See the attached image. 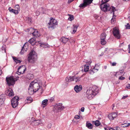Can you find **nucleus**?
I'll return each mask as SVG.
<instances>
[{
  "instance_id": "nucleus-6",
  "label": "nucleus",
  "mask_w": 130,
  "mask_h": 130,
  "mask_svg": "<svg viewBox=\"0 0 130 130\" xmlns=\"http://www.w3.org/2000/svg\"><path fill=\"white\" fill-rule=\"evenodd\" d=\"M64 108V106H62L61 103L56 104L53 108V110L54 112H58L59 111L62 110Z\"/></svg>"
},
{
  "instance_id": "nucleus-17",
  "label": "nucleus",
  "mask_w": 130,
  "mask_h": 130,
  "mask_svg": "<svg viewBox=\"0 0 130 130\" xmlns=\"http://www.w3.org/2000/svg\"><path fill=\"white\" fill-rule=\"evenodd\" d=\"M82 86L81 85L79 86L78 85H76L74 87V89L76 92L77 93L82 90Z\"/></svg>"
},
{
  "instance_id": "nucleus-22",
  "label": "nucleus",
  "mask_w": 130,
  "mask_h": 130,
  "mask_svg": "<svg viewBox=\"0 0 130 130\" xmlns=\"http://www.w3.org/2000/svg\"><path fill=\"white\" fill-rule=\"evenodd\" d=\"M9 10L10 12L15 14H18L19 13L17 11V10H15V9L14 10L12 9L10 7L9 8Z\"/></svg>"
},
{
  "instance_id": "nucleus-23",
  "label": "nucleus",
  "mask_w": 130,
  "mask_h": 130,
  "mask_svg": "<svg viewBox=\"0 0 130 130\" xmlns=\"http://www.w3.org/2000/svg\"><path fill=\"white\" fill-rule=\"evenodd\" d=\"M99 67V65L97 64L95 65V66L93 68L92 70H91L90 71V73L92 74H93L95 72V68L97 67Z\"/></svg>"
},
{
  "instance_id": "nucleus-35",
  "label": "nucleus",
  "mask_w": 130,
  "mask_h": 130,
  "mask_svg": "<svg viewBox=\"0 0 130 130\" xmlns=\"http://www.w3.org/2000/svg\"><path fill=\"white\" fill-rule=\"evenodd\" d=\"M14 9L15 10H17V11L18 12V11L20 10L19 6L18 5H16L14 6Z\"/></svg>"
},
{
  "instance_id": "nucleus-33",
  "label": "nucleus",
  "mask_w": 130,
  "mask_h": 130,
  "mask_svg": "<svg viewBox=\"0 0 130 130\" xmlns=\"http://www.w3.org/2000/svg\"><path fill=\"white\" fill-rule=\"evenodd\" d=\"M130 124L129 123H125L122 124L121 126L122 127H125L129 126Z\"/></svg>"
},
{
  "instance_id": "nucleus-34",
  "label": "nucleus",
  "mask_w": 130,
  "mask_h": 130,
  "mask_svg": "<svg viewBox=\"0 0 130 130\" xmlns=\"http://www.w3.org/2000/svg\"><path fill=\"white\" fill-rule=\"evenodd\" d=\"M48 100L47 99H45L43 100L42 102V104L46 106L47 104Z\"/></svg>"
},
{
  "instance_id": "nucleus-13",
  "label": "nucleus",
  "mask_w": 130,
  "mask_h": 130,
  "mask_svg": "<svg viewBox=\"0 0 130 130\" xmlns=\"http://www.w3.org/2000/svg\"><path fill=\"white\" fill-rule=\"evenodd\" d=\"M6 92V95H8L9 96H12L14 95L13 91L11 89H8Z\"/></svg>"
},
{
  "instance_id": "nucleus-8",
  "label": "nucleus",
  "mask_w": 130,
  "mask_h": 130,
  "mask_svg": "<svg viewBox=\"0 0 130 130\" xmlns=\"http://www.w3.org/2000/svg\"><path fill=\"white\" fill-rule=\"evenodd\" d=\"M93 1V0H83V3L81 4L79 7L83 9L92 3Z\"/></svg>"
},
{
  "instance_id": "nucleus-43",
  "label": "nucleus",
  "mask_w": 130,
  "mask_h": 130,
  "mask_svg": "<svg viewBox=\"0 0 130 130\" xmlns=\"http://www.w3.org/2000/svg\"><path fill=\"white\" fill-rule=\"evenodd\" d=\"M54 99V98L53 97H51L48 100L50 102H52Z\"/></svg>"
},
{
  "instance_id": "nucleus-37",
  "label": "nucleus",
  "mask_w": 130,
  "mask_h": 130,
  "mask_svg": "<svg viewBox=\"0 0 130 130\" xmlns=\"http://www.w3.org/2000/svg\"><path fill=\"white\" fill-rule=\"evenodd\" d=\"M74 19V16L73 15H71L70 16L68 19V20L70 21H71L73 20Z\"/></svg>"
},
{
  "instance_id": "nucleus-64",
  "label": "nucleus",
  "mask_w": 130,
  "mask_h": 130,
  "mask_svg": "<svg viewBox=\"0 0 130 130\" xmlns=\"http://www.w3.org/2000/svg\"><path fill=\"white\" fill-rule=\"evenodd\" d=\"M105 128V130H108V129H107V128Z\"/></svg>"
},
{
  "instance_id": "nucleus-31",
  "label": "nucleus",
  "mask_w": 130,
  "mask_h": 130,
  "mask_svg": "<svg viewBox=\"0 0 130 130\" xmlns=\"http://www.w3.org/2000/svg\"><path fill=\"white\" fill-rule=\"evenodd\" d=\"M89 68V67L88 64L85 65L84 67V71L85 72H86L88 71Z\"/></svg>"
},
{
  "instance_id": "nucleus-7",
  "label": "nucleus",
  "mask_w": 130,
  "mask_h": 130,
  "mask_svg": "<svg viewBox=\"0 0 130 130\" xmlns=\"http://www.w3.org/2000/svg\"><path fill=\"white\" fill-rule=\"evenodd\" d=\"M19 100V98L17 96H14L13 98L11 99V105L13 108H15L18 105V101Z\"/></svg>"
},
{
  "instance_id": "nucleus-28",
  "label": "nucleus",
  "mask_w": 130,
  "mask_h": 130,
  "mask_svg": "<svg viewBox=\"0 0 130 130\" xmlns=\"http://www.w3.org/2000/svg\"><path fill=\"white\" fill-rule=\"evenodd\" d=\"M38 43L40 44V46L42 47H46L47 46V45L46 43L42 42L40 41H38Z\"/></svg>"
},
{
  "instance_id": "nucleus-19",
  "label": "nucleus",
  "mask_w": 130,
  "mask_h": 130,
  "mask_svg": "<svg viewBox=\"0 0 130 130\" xmlns=\"http://www.w3.org/2000/svg\"><path fill=\"white\" fill-rule=\"evenodd\" d=\"M28 42L32 45H34L36 44V39L35 38H33L30 39L29 41Z\"/></svg>"
},
{
  "instance_id": "nucleus-39",
  "label": "nucleus",
  "mask_w": 130,
  "mask_h": 130,
  "mask_svg": "<svg viewBox=\"0 0 130 130\" xmlns=\"http://www.w3.org/2000/svg\"><path fill=\"white\" fill-rule=\"evenodd\" d=\"M111 115L113 117V118L114 119L115 118H116L117 116V114L115 112H113L111 113Z\"/></svg>"
},
{
  "instance_id": "nucleus-2",
  "label": "nucleus",
  "mask_w": 130,
  "mask_h": 130,
  "mask_svg": "<svg viewBox=\"0 0 130 130\" xmlns=\"http://www.w3.org/2000/svg\"><path fill=\"white\" fill-rule=\"evenodd\" d=\"M109 0H102V4L100 5V7L101 10L105 12L109 11L111 10L113 12V14H114L115 11L117 10L114 7L112 6L111 7H110L109 5L108 4L103 5V4L108 2Z\"/></svg>"
},
{
  "instance_id": "nucleus-14",
  "label": "nucleus",
  "mask_w": 130,
  "mask_h": 130,
  "mask_svg": "<svg viewBox=\"0 0 130 130\" xmlns=\"http://www.w3.org/2000/svg\"><path fill=\"white\" fill-rule=\"evenodd\" d=\"M28 55V57H36L37 56V53L33 50H31Z\"/></svg>"
},
{
  "instance_id": "nucleus-45",
  "label": "nucleus",
  "mask_w": 130,
  "mask_h": 130,
  "mask_svg": "<svg viewBox=\"0 0 130 130\" xmlns=\"http://www.w3.org/2000/svg\"><path fill=\"white\" fill-rule=\"evenodd\" d=\"M125 79V77H122V76H120L119 77V79L121 80H123Z\"/></svg>"
},
{
  "instance_id": "nucleus-27",
  "label": "nucleus",
  "mask_w": 130,
  "mask_h": 130,
  "mask_svg": "<svg viewBox=\"0 0 130 130\" xmlns=\"http://www.w3.org/2000/svg\"><path fill=\"white\" fill-rule=\"evenodd\" d=\"M12 58L14 61L16 63H20L22 61L18 60V57H12Z\"/></svg>"
},
{
  "instance_id": "nucleus-53",
  "label": "nucleus",
  "mask_w": 130,
  "mask_h": 130,
  "mask_svg": "<svg viewBox=\"0 0 130 130\" xmlns=\"http://www.w3.org/2000/svg\"><path fill=\"white\" fill-rule=\"evenodd\" d=\"M116 62H113V63H112L111 65L112 66H116Z\"/></svg>"
},
{
  "instance_id": "nucleus-56",
  "label": "nucleus",
  "mask_w": 130,
  "mask_h": 130,
  "mask_svg": "<svg viewBox=\"0 0 130 130\" xmlns=\"http://www.w3.org/2000/svg\"><path fill=\"white\" fill-rule=\"evenodd\" d=\"M40 14V12L39 11H37L36 13V15L38 16Z\"/></svg>"
},
{
  "instance_id": "nucleus-50",
  "label": "nucleus",
  "mask_w": 130,
  "mask_h": 130,
  "mask_svg": "<svg viewBox=\"0 0 130 130\" xmlns=\"http://www.w3.org/2000/svg\"><path fill=\"white\" fill-rule=\"evenodd\" d=\"M128 97V96L127 95L123 96L122 98V99H125Z\"/></svg>"
},
{
  "instance_id": "nucleus-9",
  "label": "nucleus",
  "mask_w": 130,
  "mask_h": 130,
  "mask_svg": "<svg viewBox=\"0 0 130 130\" xmlns=\"http://www.w3.org/2000/svg\"><path fill=\"white\" fill-rule=\"evenodd\" d=\"M113 33L115 37L118 39H120L121 35L120 33L119 30L116 28H114L113 29Z\"/></svg>"
},
{
  "instance_id": "nucleus-48",
  "label": "nucleus",
  "mask_w": 130,
  "mask_h": 130,
  "mask_svg": "<svg viewBox=\"0 0 130 130\" xmlns=\"http://www.w3.org/2000/svg\"><path fill=\"white\" fill-rule=\"evenodd\" d=\"M126 87L128 89H130V84H128L126 86Z\"/></svg>"
},
{
  "instance_id": "nucleus-49",
  "label": "nucleus",
  "mask_w": 130,
  "mask_h": 130,
  "mask_svg": "<svg viewBox=\"0 0 130 130\" xmlns=\"http://www.w3.org/2000/svg\"><path fill=\"white\" fill-rule=\"evenodd\" d=\"M2 49L3 51H4V52H6L5 49V47L4 46H2Z\"/></svg>"
},
{
  "instance_id": "nucleus-20",
  "label": "nucleus",
  "mask_w": 130,
  "mask_h": 130,
  "mask_svg": "<svg viewBox=\"0 0 130 130\" xmlns=\"http://www.w3.org/2000/svg\"><path fill=\"white\" fill-rule=\"evenodd\" d=\"M70 39L69 38H66L65 37H62L60 39V41L64 43H66Z\"/></svg>"
},
{
  "instance_id": "nucleus-18",
  "label": "nucleus",
  "mask_w": 130,
  "mask_h": 130,
  "mask_svg": "<svg viewBox=\"0 0 130 130\" xmlns=\"http://www.w3.org/2000/svg\"><path fill=\"white\" fill-rule=\"evenodd\" d=\"M5 96L3 94L0 95V103L1 104H3L5 100Z\"/></svg>"
},
{
  "instance_id": "nucleus-4",
  "label": "nucleus",
  "mask_w": 130,
  "mask_h": 130,
  "mask_svg": "<svg viewBox=\"0 0 130 130\" xmlns=\"http://www.w3.org/2000/svg\"><path fill=\"white\" fill-rule=\"evenodd\" d=\"M57 23L56 20L52 18L48 23V28L50 30H52L55 28L57 25Z\"/></svg>"
},
{
  "instance_id": "nucleus-54",
  "label": "nucleus",
  "mask_w": 130,
  "mask_h": 130,
  "mask_svg": "<svg viewBox=\"0 0 130 130\" xmlns=\"http://www.w3.org/2000/svg\"><path fill=\"white\" fill-rule=\"evenodd\" d=\"M74 0H68V4H70L72 2H73Z\"/></svg>"
},
{
  "instance_id": "nucleus-58",
  "label": "nucleus",
  "mask_w": 130,
  "mask_h": 130,
  "mask_svg": "<svg viewBox=\"0 0 130 130\" xmlns=\"http://www.w3.org/2000/svg\"><path fill=\"white\" fill-rule=\"evenodd\" d=\"M2 73V71L0 69V75H1Z\"/></svg>"
},
{
  "instance_id": "nucleus-32",
  "label": "nucleus",
  "mask_w": 130,
  "mask_h": 130,
  "mask_svg": "<svg viewBox=\"0 0 130 130\" xmlns=\"http://www.w3.org/2000/svg\"><path fill=\"white\" fill-rule=\"evenodd\" d=\"M39 11H40V13H42L43 14H44L45 13V9L42 7H41L39 9Z\"/></svg>"
},
{
  "instance_id": "nucleus-3",
  "label": "nucleus",
  "mask_w": 130,
  "mask_h": 130,
  "mask_svg": "<svg viewBox=\"0 0 130 130\" xmlns=\"http://www.w3.org/2000/svg\"><path fill=\"white\" fill-rule=\"evenodd\" d=\"M42 84L41 83L36 82L35 80L32 82L30 83L29 85L30 88H32L34 89V92L37 91L40 89H42Z\"/></svg>"
},
{
  "instance_id": "nucleus-38",
  "label": "nucleus",
  "mask_w": 130,
  "mask_h": 130,
  "mask_svg": "<svg viewBox=\"0 0 130 130\" xmlns=\"http://www.w3.org/2000/svg\"><path fill=\"white\" fill-rule=\"evenodd\" d=\"M26 21H27L28 22L30 23L31 22V18L28 17H26Z\"/></svg>"
},
{
  "instance_id": "nucleus-59",
  "label": "nucleus",
  "mask_w": 130,
  "mask_h": 130,
  "mask_svg": "<svg viewBox=\"0 0 130 130\" xmlns=\"http://www.w3.org/2000/svg\"><path fill=\"white\" fill-rule=\"evenodd\" d=\"M109 130H114V129L112 128H110L109 129Z\"/></svg>"
},
{
  "instance_id": "nucleus-42",
  "label": "nucleus",
  "mask_w": 130,
  "mask_h": 130,
  "mask_svg": "<svg viewBox=\"0 0 130 130\" xmlns=\"http://www.w3.org/2000/svg\"><path fill=\"white\" fill-rule=\"evenodd\" d=\"M80 118V116L77 115H76L74 117V118L76 119H78L79 118Z\"/></svg>"
},
{
  "instance_id": "nucleus-5",
  "label": "nucleus",
  "mask_w": 130,
  "mask_h": 130,
  "mask_svg": "<svg viewBox=\"0 0 130 130\" xmlns=\"http://www.w3.org/2000/svg\"><path fill=\"white\" fill-rule=\"evenodd\" d=\"M6 79L7 84L9 86L14 85L15 82L17 80V79L14 78L13 76L7 77Z\"/></svg>"
},
{
  "instance_id": "nucleus-62",
  "label": "nucleus",
  "mask_w": 130,
  "mask_h": 130,
  "mask_svg": "<svg viewBox=\"0 0 130 130\" xmlns=\"http://www.w3.org/2000/svg\"><path fill=\"white\" fill-rule=\"evenodd\" d=\"M129 48H130V44L129 45H128V49H129Z\"/></svg>"
},
{
  "instance_id": "nucleus-44",
  "label": "nucleus",
  "mask_w": 130,
  "mask_h": 130,
  "mask_svg": "<svg viewBox=\"0 0 130 130\" xmlns=\"http://www.w3.org/2000/svg\"><path fill=\"white\" fill-rule=\"evenodd\" d=\"M52 127V125L51 123L49 124L47 126L48 128L50 129Z\"/></svg>"
},
{
  "instance_id": "nucleus-47",
  "label": "nucleus",
  "mask_w": 130,
  "mask_h": 130,
  "mask_svg": "<svg viewBox=\"0 0 130 130\" xmlns=\"http://www.w3.org/2000/svg\"><path fill=\"white\" fill-rule=\"evenodd\" d=\"M99 67H98L96 68H95V71H95V72H97L99 70Z\"/></svg>"
},
{
  "instance_id": "nucleus-16",
  "label": "nucleus",
  "mask_w": 130,
  "mask_h": 130,
  "mask_svg": "<svg viewBox=\"0 0 130 130\" xmlns=\"http://www.w3.org/2000/svg\"><path fill=\"white\" fill-rule=\"evenodd\" d=\"M37 59V57H28V61L31 63H34Z\"/></svg>"
},
{
  "instance_id": "nucleus-52",
  "label": "nucleus",
  "mask_w": 130,
  "mask_h": 130,
  "mask_svg": "<svg viewBox=\"0 0 130 130\" xmlns=\"http://www.w3.org/2000/svg\"><path fill=\"white\" fill-rule=\"evenodd\" d=\"M85 108L84 107H83L81 108V111L83 112L84 111Z\"/></svg>"
},
{
  "instance_id": "nucleus-40",
  "label": "nucleus",
  "mask_w": 130,
  "mask_h": 130,
  "mask_svg": "<svg viewBox=\"0 0 130 130\" xmlns=\"http://www.w3.org/2000/svg\"><path fill=\"white\" fill-rule=\"evenodd\" d=\"M125 27L126 29H130V25L128 23H127V25H125Z\"/></svg>"
},
{
  "instance_id": "nucleus-15",
  "label": "nucleus",
  "mask_w": 130,
  "mask_h": 130,
  "mask_svg": "<svg viewBox=\"0 0 130 130\" xmlns=\"http://www.w3.org/2000/svg\"><path fill=\"white\" fill-rule=\"evenodd\" d=\"M30 30H32L33 29L34 30L33 32L32 33V34L34 37L37 38L39 36V34L38 31L36 29H34L32 28H30Z\"/></svg>"
},
{
  "instance_id": "nucleus-36",
  "label": "nucleus",
  "mask_w": 130,
  "mask_h": 130,
  "mask_svg": "<svg viewBox=\"0 0 130 130\" xmlns=\"http://www.w3.org/2000/svg\"><path fill=\"white\" fill-rule=\"evenodd\" d=\"M108 117L110 120H112L114 119L113 117H112V116L111 113L109 114L108 115Z\"/></svg>"
},
{
  "instance_id": "nucleus-29",
  "label": "nucleus",
  "mask_w": 130,
  "mask_h": 130,
  "mask_svg": "<svg viewBox=\"0 0 130 130\" xmlns=\"http://www.w3.org/2000/svg\"><path fill=\"white\" fill-rule=\"evenodd\" d=\"M73 79L72 76H67L66 78V80L67 82H70L72 81Z\"/></svg>"
},
{
  "instance_id": "nucleus-25",
  "label": "nucleus",
  "mask_w": 130,
  "mask_h": 130,
  "mask_svg": "<svg viewBox=\"0 0 130 130\" xmlns=\"http://www.w3.org/2000/svg\"><path fill=\"white\" fill-rule=\"evenodd\" d=\"M86 126L89 129H92L93 128V126L90 123H88L87 122L86 124Z\"/></svg>"
},
{
  "instance_id": "nucleus-61",
  "label": "nucleus",
  "mask_w": 130,
  "mask_h": 130,
  "mask_svg": "<svg viewBox=\"0 0 130 130\" xmlns=\"http://www.w3.org/2000/svg\"><path fill=\"white\" fill-rule=\"evenodd\" d=\"M128 53H130V48L128 49Z\"/></svg>"
},
{
  "instance_id": "nucleus-1",
  "label": "nucleus",
  "mask_w": 130,
  "mask_h": 130,
  "mask_svg": "<svg viewBox=\"0 0 130 130\" xmlns=\"http://www.w3.org/2000/svg\"><path fill=\"white\" fill-rule=\"evenodd\" d=\"M98 88L95 86L89 87L86 92L87 97L89 99H92L98 93Z\"/></svg>"
},
{
  "instance_id": "nucleus-12",
  "label": "nucleus",
  "mask_w": 130,
  "mask_h": 130,
  "mask_svg": "<svg viewBox=\"0 0 130 130\" xmlns=\"http://www.w3.org/2000/svg\"><path fill=\"white\" fill-rule=\"evenodd\" d=\"M28 48V44L26 43L24 44L22 47L21 50L20 52L21 54L23 55L25 52L27 50Z\"/></svg>"
},
{
  "instance_id": "nucleus-24",
  "label": "nucleus",
  "mask_w": 130,
  "mask_h": 130,
  "mask_svg": "<svg viewBox=\"0 0 130 130\" xmlns=\"http://www.w3.org/2000/svg\"><path fill=\"white\" fill-rule=\"evenodd\" d=\"M73 32H72V34H74L76 31L78 27V25H73Z\"/></svg>"
},
{
  "instance_id": "nucleus-46",
  "label": "nucleus",
  "mask_w": 130,
  "mask_h": 130,
  "mask_svg": "<svg viewBox=\"0 0 130 130\" xmlns=\"http://www.w3.org/2000/svg\"><path fill=\"white\" fill-rule=\"evenodd\" d=\"M27 100L28 101H31L32 99L31 97H29L27 98Z\"/></svg>"
},
{
  "instance_id": "nucleus-30",
  "label": "nucleus",
  "mask_w": 130,
  "mask_h": 130,
  "mask_svg": "<svg viewBox=\"0 0 130 130\" xmlns=\"http://www.w3.org/2000/svg\"><path fill=\"white\" fill-rule=\"evenodd\" d=\"M34 91V89L32 88H30L29 87V88H28V92L29 94H31L33 93Z\"/></svg>"
},
{
  "instance_id": "nucleus-60",
  "label": "nucleus",
  "mask_w": 130,
  "mask_h": 130,
  "mask_svg": "<svg viewBox=\"0 0 130 130\" xmlns=\"http://www.w3.org/2000/svg\"><path fill=\"white\" fill-rule=\"evenodd\" d=\"M113 108H112V109H113V108L114 107H115V104H113L112 105Z\"/></svg>"
},
{
  "instance_id": "nucleus-10",
  "label": "nucleus",
  "mask_w": 130,
  "mask_h": 130,
  "mask_svg": "<svg viewBox=\"0 0 130 130\" xmlns=\"http://www.w3.org/2000/svg\"><path fill=\"white\" fill-rule=\"evenodd\" d=\"M106 37V35L105 33L103 32L101 34L100 36V42L102 45H104L106 44V41L105 40Z\"/></svg>"
},
{
  "instance_id": "nucleus-51",
  "label": "nucleus",
  "mask_w": 130,
  "mask_h": 130,
  "mask_svg": "<svg viewBox=\"0 0 130 130\" xmlns=\"http://www.w3.org/2000/svg\"><path fill=\"white\" fill-rule=\"evenodd\" d=\"M108 48H106L104 51L105 53H107L108 52H107L108 51Z\"/></svg>"
},
{
  "instance_id": "nucleus-55",
  "label": "nucleus",
  "mask_w": 130,
  "mask_h": 130,
  "mask_svg": "<svg viewBox=\"0 0 130 130\" xmlns=\"http://www.w3.org/2000/svg\"><path fill=\"white\" fill-rule=\"evenodd\" d=\"M114 130H120V128L119 127H116L115 129H114Z\"/></svg>"
},
{
  "instance_id": "nucleus-21",
  "label": "nucleus",
  "mask_w": 130,
  "mask_h": 130,
  "mask_svg": "<svg viewBox=\"0 0 130 130\" xmlns=\"http://www.w3.org/2000/svg\"><path fill=\"white\" fill-rule=\"evenodd\" d=\"M72 81H75L76 82H79L81 79V77H79L72 76Z\"/></svg>"
},
{
  "instance_id": "nucleus-41",
  "label": "nucleus",
  "mask_w": 130,
  "mask_h": 130,
  "mask_svg": "<svg viewBox=\"0 0 130 130\" xmlns=\"http://www.w3.org/2000/svg\"><path fill=\"white\" fill-rule=\"evenodd\" d=\"M34 122L35 123H36V124L35 125H38L40 123V121L39 120H37L34 121Z\"/></svg>"
},
{
  "instance_id": "nucleus-57",
  "label": "nucleus",
  "mask_w": 130,
  "mask_h": 130,
  "mask_svg": "<svg viewBox=\"0 0 130 130\" xmlns=\"http://www.w3.org/2000/svg\"><path fill=\"white\" fill-rule=\"evenodd\" d=\"M114 18V20L115 19V18L114 17H113V18H112V19H111V22H112L114 21V20L113 19Z\"/></svg>"
},
{
  "instance_id": "nucleus-63",
  "label": "nucleus",
  "mask_w": 130,
  "mask_h": 130,
  "mask_svg": "<svg viewBox=\"0 0 130 130\" xmlns=\"http://www.w3.org/2000/svg\"><path fill=\"white\" fill-rule=\"evenodd\" d=\"M104 53H102L101 54V55H100V56H102L103 55V54Z\"/></svg>"
},
{
  "instance_id": "nucleus-11",
  "label": "nucleus",
  "mask_w": 130,
  "mask_h": 130,
  "mask_svg": "<svg viewBox=\"0 0 130 130\" xmlns=\"http://www.w3.org/2000/svg\"><path fill=\"white\" fill-rule=\"evenodd\" d=\"M26 68L24 66H22L19 67L18 69V72L20 73L18 74L24 73L26 70Z\"/></svg>"
},
{
  "instance_id": "nucleus-26",
  "label": "nucleus",
  "mask_w": 130,
  "mask_h": 130,
  "mask_svg": "<svg viewBox=\"0 0 130 130\" xmlns=\"http://www.w3.org/2000/svg\"><path fill=\"white\" fill-rule=\"evenodd\" d=\"M94 124V125L97 126H99L101 124V123L98 120H96L95 121L92 122Z\"/></svg>"
}]
</instances>
